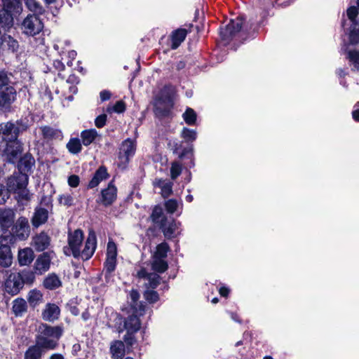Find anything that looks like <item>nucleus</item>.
<instances>
[{"label": "nucleus", "instance_id": "obj_38", "mask_svg": "<svg viewBox=\"0 0 359 359\" xmlns=\"http://www.w3.org/2000/svg\"><path fill=\"white\" fill-rule=\"evenodd\" d=\"M27 301L29 305L34 308L43 301V294L41 291L34 289L29 292L27 294Z\"/></svg>", "mask_w": 359, "mask_h": 359}, {"label": "nucleus", "instance_id": "obj_57", "mask_svg": "<svg viewBox=\"0 0 359 359\" xmlns=\"http://www.w3.org/2000/svg\"><path fill=\"white\" fill-rule=\"evenodd\" d=\"M106 121H107V115L103 114L98 116L95 118V124L96 127L101 128L106 124Z\"/></svg>", "mask_w": 359, "mask_h": 359}, {"label": "nucleus", "instance_id": "obj_42", "mask_svg": "<svg viewBox=\"0 0 359 359\" xmlns=\"http://www.w3.org/2000/svg\"><path fill=\"white\" fill-rule=\"evenodd\" d=\"M25 4L28 9L36 15L43 13L44 9L36 0H25Z\"/></svg>", "mask_w": 359, "mask_h": 359}, {"label": "nucleus", "instance_id": "obj_64", "mask_svg": "<svg viewBox=\"0 0 359 359\" xmlns=\"http://www.w3.org/2000/svg\"><path fill=\"white\" fill-rule=\"evenodd\" d=\"M352 115L355 121H359V102L355 105V109L353 111Z\"/></svg>", "mask_w": 359, "mask_h": 359}, {"label": "nucleus", "instance_id": "obj_49", "mask_svg": "<svg viewBox=\"0 0 359 359\" xmlns=\"http://www.w3.org/2000/svg\"><path fill=\"white\" fill-rule=\"evenodd\" d=\"M144 297L145 299L151 304L155 303L158 302L159 299L158 292L156 291H154V290H149L148 288L144 292Z\"/></svg>", "mask_w": 359, "mask_h": 359}, {"label": "nucleus", "instance_id": "obj_35", "mask_svg": "<svg viewBox=\"0 0 359 359\" xmlns=\"http://www.w3.org/2000/svg\"><path fill=\"white\" fill-rule=\"evenodd\" d=\"M154 186L161 189V195L165 198H168L172 193L173 183L172 182L160 179L154 182Z\"/></svg>", "mask_w": 359, "mask_h": 359}, {"label": "nucleus", "instance_id": "obj_11", "mask_svg": "<svg viewBox=\"0 0 359 359\" xmlns=\"http://www.w3.org/2000/svg\"><path fill=\"white\" fill-rule=\"evenodd\" d=\"M24 287L21 278L18 273H12L5 282V291L11 295L17 294Z\"/></svg>", "mask_w": 359, "mask_h": 359}, {"label": "nucleus", "instance_id": "obj_23", "mask_svg": "<svg viewBox=\"0 0 359 359\" xmlns=\"http://www.w3.org/2000/svg\"><path fill=\"white\" fill-rule=\"evenodd\" d=\"M159 228L167 238H170L174 236L175 230L177 229V224L173 219L168 220L166 217H163Z\"/></svg>", "mask_w": 359, "mask_h": 359}, {"label": "nucleus", "instance_id": "obj_40", "mask_svg": "<svg viewBox=\"0 0 359 359\" xmlns=\"http://www.w3.org/2000/svg\"><path fill=\"white\" fill-rule=\"evenodd\" d=\"M66 147L69 152L72 154H77L82 150L81 140L76 137L71 138Z\"/></svg>", "mask_w": 359, "mask_h": 359}, {"label": "nucleus", "instance_id": "obj_24", "mask_svg": "<svg viewBox=\"0 0 359 359\" xmlns=\"http://www.w3.org/2000/svg\"><path fill=\"white\" fill-rule=\"evenodd\" d=\"M41 135L45 140H62V133L59 129L49 126H43L40 127Z\"/></svg>", "mask_w": 359, "mask_h": 359}, {"label": "nucleus", "instance_id": "obj_9", "mask_svg": "<svg viewBox=\"0 0 359 359\" xmlns=\"http://www.w3.org/2000/svg\"><path fill=\"white\" fill-rule=\"evenodd\" d=\"M29 177L25 173H15L8 178V189L16 192L22 188H26L28 184Z\"/></svg>", "mask_w": 359, "mask_h": 359}, {"label": "nucleus", "instance_id": "obj_37", "mask_svg": "<svg viewBox=\"0 0 359 359\" xmlns=\"http://www.w3.org/2000/svg\"><path fill=\"white\" fill-rule=\"evenodd\" d=\"M130 297L132 301L131 306L134 311L142 315L144 311V305L142 302H138L140 299L139 292L135 290H133L130 293Z\"/></svg>", "mask_w": 359, "mask_h": 359}, {"label": "nucleus", "instance_id": "obj_48", "mask_svg": "<svg viewBox=\"0 0 359 359\" xmlns=\"http://www.w3.org/2000/svg\"><path fill=\"white\" fill-rule=\"evenodd\" d=\"M182 165L177 162H172L170 167V177L172 180H175L182 173Z\"/></svg>", "mask_w": 359, "mask_h": 359}, {"label": "nucleus", "instance_id": "obj_6", "mask_svg": "<svg viewBox=\"0 0 359 359\" xmlns=\"http://www.w3.org/2000/svg\"><path fill=\"white\" fill-rule=\"evenodd\" d=\"M245 18L243 16H238L220 29V36L224 41H229L235 37L240 32L245 30L244 25Z\"/></svg>", "mask_w": 359, "mask_h": 359}, {"label": "nucleus", "instance_id": "obj_51", "mask_svg": "<svg viewBox=\"0 0 359 359\" xmlns=\"http://www.w3.org/2000/svg\"><path fill=\"white\" fill-rule=\"evenodd\" d=\"M116 258L107 257L104 263V269L109 275H110L116 269Z\"/></svg>", "mask_w": 359, "mask_h": 359}, {"label": "nucleus", "instance_id": "obj_32", "mask_svg": "<svg viewBox=\"0 0 359 359\" xmlns=\"http://www.w3.org/2000/svg\"><path fill=\"white\" fill-rule=\"evenodd\" d=\"M141 327V323L137 315H130L124 320V328L127 332H137Z\"/></svg>", "mask_w": 359, "mask_h": 359}, {"label": "nucleus", "instance_id": "obj_1", "mask_svg": "<svg viewBox=\"0 0 359 359\" xmlns=\"http://www.w3.org/2000/svg\"><path fill=\"white\" fill-rule=\"evenodd\" d=\"M62 325L50 326L41 323L37 329L36 342L46 350H54L58 346V341L63 334Z\"/></svg>", "mask_w": 359, "mask_h": 359}, {"label": "nucleus", "instance_id": "obj_34", "mask_svg": "<svg viewBox=\"0 0 359 359\" xmlns=\"http://www.w3.org/2000/svg\"><path fill=\"white\" fill-rule=\"evenodd\" d=\"M187 31L186 29H177L172 34V44L171 48L176 49L184 41Z\"/></svg>", "mask_w": 359, "mask_h": 359}, {"label": "nucleus", "instance_id": "obj_4", "mask_svg": "<svg viewBox=\"0 0 359 359\" xmlns=\"http://www.w3.org/2000/svg\"><path fill=\"white\" fill-rule=\"evenodd\" d=\"M83 232L81 229H76L74 232L68 233V245L64 247V253L74 258L80 257L81 246L83 241Z\"/></svg>", "mask_w": 359, "mask_h": 359}, {"label": "nucleus", "instance_id": "obj_46", "mask_svg": "<svg viewBox=\"0 0 359 359\" xmlns=\"http://www.w3.org/2000/svg\"><path fill=\"white\" fill-rule=\"evenodd\" d=\"M182 117L187 124L192 126L196 121L197 115L193 109L188 107L182 114Z\"/></svg>", "mask_w": 359, "mask_h": 359}, {"label": "nucleus", "instance_id": "obj_55", "mask_svg": "<svg viewBox=\"0 0 359 359\" xmlns=\"http://www.w3.org/2000/svg\"><path fill=\"white\" fill-rule=\"evenodd\" d=\"M59 202L66 206H71L73 205L74 199L70 195H62L59 198Z\"/></svg>", "mask_w": 359, "mask_h": 359}, {"label": "nucleus", "instance_id": "obj_63", "mask_svg": "<svg viewBox=\"0 0 359 359\" xmlns=\"http://www.w3.org/2000/svg\"><path fill=\"white\" fill-rule=\"evenodd\" d=\"M53 67L59 72L63 71L65 68V65L60 60H55L53 61Z\"/></svg>", "mask_w": 359, "mask_h": 359}, {"label": "nucleus", "instance_id": "obj_2", "mask_svg": "<svg viewBox=\"0 0 359 359\" xmlns=\"http://www.w3.org/2000/svg\"><path fill=\"white\" fill-rule=\"evenodd\" d=\"M29 127L27 118H20L15 122L8 121L0 124V134L8 142L18 140L20 134L26 131Z\"/></svg>", "mask_w": 359, "mask_h": 359}, {"label": "nucleus", "instance_id": "obj_25", "mask_svg": "<svg viewBox=\"0 0 359 359\" xmlns=\"http://www.w3.org/2000/svg\"><path fill=\"white\" fill-rule=\"evenodd\" d=\"M12 264V255L9 245L2 244L0 245V266L8 267Z\"/></svg>", "mask_w": 359, "mask_h": 359}, {"label": "nucleus", "instance_id": "obj_43", "mask_svg": "<svg viewBox=\"0 0 359 359\" xmlns=\"http://www.w3.org/2000/svg\"><path fill=\"white\" fill-rule=\"evenodd\" d=\"M151 266L154 271L158 273H163L168 269V265L167 262L163 259L154 257Z\"/></svg>", "mask_w": 359, "mask_h": 359}, {"label": "nucleus", "instance_id": "obj_53", "mask_svg": "<svg viewBox=\"0 0 359 359\" xmlns=\"http://www.w3.org/2000/svg\"><path fill=\"white\" fill-rule=\"evenodd\" d=\"M116 245L114 242L109 241L107 244V257L116 258Z\"/></svg>", "mask_w": 359, "mask_h": 359}, {"label": "nucleus", "instance_id": "obj_28", "mask_svg": "<svg viewBox=\"0 0 359 359\" xmlns=\"http://www.w3.org/2000/svg\"><path fill=\"white\" fill-rule=\"evenodd\" d=\"M1 47L6 48L12 53L18 52L20 48L18 41L10 35L4 34L1 36Z\"/></svg>", "mask_w": 359, "mask_h": 359}, {"label": "nucleus", "instance_id": "obj_54", "mask_svg": "<svg viewBox=\"0 0 359 359\" xmlns=\"http://www.w3.org/2000/svg\"><path fill=\"white\" fill-rule=\"evenodd\" d=\"M268 1L266 0L264 2L259 0V7L262 10L261 13L263 20L260 22L261 24H264V20L267 19L268 11H267Z\"/></svg>", "mask_w": 359, "mask_h": 359}, {"label": "nucleus", "instance_id": "obj_5", "mask_svg": "<svg viewBox=\"0 0 359 359\" xmlns=\"http://www.w3.org/2000/svg\"><path fill=\"white\" fill-rule=\"evenodd\" d=\"M43 27V23L38 15L36 14H30L22 21L21 30L24 34L34 37L41 34Z\"/></svg>", "mask_w": 359, "mask_h": 359}, {"label": "nucleus", "instance_id": "obj_10", "mask_svg": "<svg viewBox=\"0 0 359 359\" xmlns=\"http://www.w3.org/2000/svg\"><path fill=\"white\" fill-rule=\"evenodd\" d=\"M358 9L355 6H351L347 10V16L352 22V27L349 34L350 41L353 44L359 42V22L355 20L358 15Z\"/></svg>", "mask_w": 359, "mask_h": 359}, {"label": "nucleus", "instance_id": "obj_15", "mask_svg": "<svg viewBox=\"0 0 359 359\" xmlns=\"http://www.w3.org/2000/svg\"><path fill=\"white\" fill-rule=\"evenodd\" d=\"M137 276L138 278L147 281L144 284L148 289H155L160 283L161 277L159 275L155 273H148L144 268L137 271Z\"/></svg>", "mask_w": 359, "mask_h": 359}, {"label": "nucleus", "instance_id": "obj_20", "mask_svg": "<svg viewBox=\"0 0 359 359\" xmlns=\"http://www.w3.org/2000/svg\"><path fill=\"white\" fill-rule=\"evenodd\" d=\"M15 214L12 209L0 210V226L3 230H8L14 224Z\"/></svg>", "mask_w": 359, "mask_h": 359}, {"label": "nucleus", "instance_id": "obj_14", "mask_svg": "<svg viewBox=\"0 0 359 359\" xmlns=\"http://www.w3.org/2000/svg\"><path fill=\"white\" fill-rule=\"evenodd\" d=\"M16 90L12 86L6 87L0 92V107L8 109L16 99Z\"/></svg>", "mask_w": 359, "mask_h": 359}, {"label": "nucleus", "instance_id": "obj_27", "mask_svg": "<svg viewBox=\"0 0 359 359\" xmlns=\"http://www.w3.org/2000/svg\"><path fill=\"white\" fill-rule=\"evenodd\" d=\"M34 258V254L31 248H26L18 251V260L20 266H28Z\"/></svg>", "mask_w": 359, "mask_h": 359}, {"label": "nucleus", "instance_id": "obj_16", "mask_svg": "<svg viewBox=\"0 0 359 359\" xmlns=\"http://www.w3.org/2000/svg\"><path fill=\"white\" fill-rule=\"evenodd\" d=\"M116 194L117 189L111 182L106 189L102 190L100 202L106 207L111 205L115 201Z\"/></svg>", "mask_w": 359, "mask_h": 359}, {"label": "nucleus", "instance_id": "obj_8", "mask_svg": "<svg viewBox=\"0 0 359 359\" xmlns=\"http://www.w3.org/2000/svg\"><path fill=\"white\" fill-rule=\"evenodd\" d=\"M12 226L13 233L18 239L23 241L29 237L30 226L26 217H19Z\"/></svg>", "mask_w": 359, "mask_h": 359}, {"label": "nucleus", "instance_id": "obj_12", "mask_svg": "<svg viewBox=\"0 0 359 359\" xmlns=\"http://www.w3.org/2000/svg\"><path fill=\"white\" fill-rule=\"evenodd\" d=\"M96 245L97 238L95 233L93 231H90L85 243L84 249L81 250L80 257H81L83 260L89 259L94 254Z\"/></svg>", "mask_w": 359, "mask_h": 359}, {"label": "nucleus", "instance_id": "obj_17", "mask_svg": "<svg viewBox=\"0 0 359 359\" xmlns=\"http://www.w3.org/2000/svg\"><path fill=\"white\" fill-rule=\"evenodd\" d=\"M48 211L42 207H36L31 218V223L34 228H39L46 223L48 219Z\"/></svg>", "mask_w": 359, "mask_h": 359}, {"label": "nucleus", "instance_id": "obj_39", "mask_svg": "<svg viewBox=\"0 0 359 359\" xmlns=\"http://www.w3.org/2000/svg\"><path fill=\"white\" fill-rule=\"evenodd\" d=\"M97 132L95 129L85 130L81 132V137L84 146L90 145L97 137Z\"/></svg>", "mask_w": 359, "mask_h": 359}, {"label": "nucleus", "instance_id": "obj_26", "mask_svg": "<svg viewBox=\"0 0 359 359\" xmlns=\"http://www.w3.org/2000/svg\"><path fill=\"white\" fill-rule=\"evenodd\" d=\"M46 350L41 345L36 342L25 351V359H41Z\"/></svg>", "mask_w": 359, "mask_h": 359}, {"label": "nucleus", "instance_id": "obj_31", "mask_svg": "<svg viewBox=\"0 0 359 359\" xmlns=\"http://www.w3.org/2000/svg\"><path fill=\"white\" fill-rule=\"evenodd\" d=\"M110 352L113 359H123L125 355V345L122 341L116 340L111 343Z\"/></svg>", "mask_w": 359, "mask_h": 359}, {"label": "nucleus", "instance_id": "obj_45", "mask_svg": "<svg viewBox=\"0 0 359 359\" xmlns=\"http://www.w3.org/2000/svg\"><path fill=\"white\" fill-rule=\"evenodd\" d=\"M163 217H166L163 214V208L158 205L155 206L151 215L152 222L160 226Z\"/></svg>", "mask_w": 359, "mask_h": 359}, {"label": "nucleus", "instance_id": "obj_22", "mask_svg": "<svg viewBox=\"0 0 359 359\" xmlns=\"http://www.w3.org/2000/svg\"><path fill=\"white\" fill-rule=\"evenodd\" d=\"M35 165V160L34 157L30 154H25L22 158H20L18 168L19 170V172L27 174L32 170V168Z\"/></svg>", "mask_w": 359, "mask_h": 359}, {"label": "nucleus", "instance_id": "obj_58", "mask_svg": "<svg viewBox=\"0 0 359 359\" xmlns=\"http://www.w3.org/2000/svg\"><path fill=\"white\" fill-rule=\"evenodd\" d=\"M135 333V332H127L126 334L124 336V337H123L124 342L128 346H131L135 343V337L133 335Z\"/></svg>", "mask_w": 359, "mask_h": 359}, {"label": "nucleus", "instance_id": "obj_44", "mask_svg": "<svg viewBox=\"0 0 359 359\" xmlns=\"http://www.w3.org/2000/svg\"><path fill=\"white\" fill-rule=\"evenodd\" d=\"M347 57L351 65L353 66V69L359 72V51L355 50H348Z\"/></svg>", "mask_w": 359, "mask_h": 359}, {"label": "nucleus", "instance_id": "obj_41", "mask_svg": "<svg viewBox=\"0 0 359 359\" xmlns=\"http://www.w3.org/2000/svg\"><path fill=\"white\" fill-rule=\"evenodd\" d=\"M21 280H22L23 284L31 285L34 283L35 280V271H31L29 269H24L18 273Z\"/></svg>", "mask_w": 359, "mask_h": 359}, {"label": "nucleus", "instance_id": "obj_19", "mask_svg": "<svg viewBox=\"0 0 359 359\" xmlns=\"http://www.w3.org/2000/svg\"><path fill=\"white\" fill-rule=\"evenodd\" d=\"M60 309L55 304L48 303L42 311V318L48 322H54L59 318Z\"/></svg>", "mask_w": 359, "mask_h": 359}, {"label": "nucleus", "instance_id": "obj_50", "mask_svg": "<svg viewBox=\"0 0 359 359\" xmlns=\"http://www.w3.org/2000/svg\"><path fill=\"white\" fill-rule=\"evenodd\" d=\"M196 132L194 130L184 128L182 132V137L186 142H194L196 139Z\"/></svg>", "mask_w": 359, "mask_h": 359}, {"label": "nucleus", "instance_id": "obj_18", "mask_svg": "<svg viewBox=\"0 0 359 359\" xmlns=\"http://www.w3.org/2000/svg\"><path fill=\"white\" fill-rule=\"evenodd\" d=\"M135 142L130 139H127L122 143L120 148L119 158L123 162H128L130 158L135 154Z\"/></svg>", "mask_w": 359, "mask_h": 359}, {"label": "nucleus", "instance_id": "obj_7", "mask_svg": "<svg viewBox=\"0 0 359 359\" xmlns=\"http://www.w3.org/2000/svg\"><path fill=\"white\" fill-rule=\"evenodd\" d=\"M159 100L164 103H156L155 105L156 111L157 113L165 116L169 114L170 109L173 106L172 93L169 88L165 87L162 90L159 96Z\"/></svg>", "mask_w": 359, "mask_h": 359}, {"label": "nucleus", "instance_id": "obj_56", "mask_svg": "<svg viewBox=\"0 0 359 359\" xmlns=\"http://www.w3.org/2000/svg\"><path fill=\"white\" fill-rule=\"evenodd\" d=\"M16 192L18 194V197L21 200L29 201L30 198H31V195L29 194V190L27 189V187L26 188H22V189L18 190Z\"/></svg>", "mask_w": 359, "mask_h": 359}, {"label": "nucleus", "instance_id": "obj_3", "mask_svg": "<svg viewBox=\"0 0 359 359\" xmlns=\"http://www.w3.org/2000/svg\"><path fill=\"white\" fill-rule=\"evenodd\" d=\"M4 4L0 10V24L4 31L8 30L13 25L12 13H18L21 11L20 0H1Z\"/></svg>", "mask_w": 359, "mask_h": 359}, {"label": "nucleus", "instance_id": "obj_62", "mask_svg": "<svg viewBox=\"0 0 359 359\" xmlns=\"http://www.w3.org/2000/svg\"><path fill=\"white\" fill-rule=\"evenodd\" d=\"M126 110V105L123 101H118L114 106V111L117 113H122Z\"/></svg>", "mask_w": 359, "mask_h": 359}, {"label": "nucleus", "instance_id": "obj_60", "mask_svg": "<svg viewBox=\"0 0 359 359\" xmlns=\"http://www.w3.org/2000/svg\"><path fill=\"white\" fill-rule=\"evenodd\" d=\"M80 179L78 175H72L68 177V184L72 187H77L79 184Z\"/></svg>", "mask_w": 359, "mask_h": 359}, {"label": "nucleus", "instance_id": "obj_33", "mask_svg": "<svg viewBox=\"0 0 359 359\" xmlns=\"http://www.w3.org/2000/svg\"><path fill=\"white\" fill-rule=\"evenodd\" d=\"M12 311L16 317L22 316L27 311V302L22 298H17L13 302Z\"/></svg>", "mask_w": 359, "mask_h": 359}, {"label": "nucleus", "instance_id": "obj_30", "mask_svg": "<svg viewBox=\"0 0 359 359\" xmlns=\"http://www.w3.org/2000/svg\"><path fill=\"white\" fill-rule=\"evenodd\" d=\"M7 145L8 156H9L10 159H16L22 151V143L19 140H16L8 142Z\"/></svg>", "mask_w": 359, "mask_h": 359}, {"label": "nucleus", "instance_id": "obj_21", "mask_svg": "<svg viewBox=\"0 0 359 359\" xmlns=\"http://www.w3.org/2000/svg\"><path fill=\"white\" fill-rule=\"evenodd\" d=\"M33 242L36 250L42 252L50 245V238L46 233L41 231L34 237Z\"/></svg>", "mask_w": 359, "mask_h": 359}, {"label": "nucleus", "instance_id": "obj_36", "mask_svg": "<svg viewBox=\"0 0 359 359\" xmlns=\"http://www.w3.org/2000/svg\"><path fill=\"white\" fill-rule=\"evenodd\" d=\"M62 285V282L55 273L49 274L43 280V286L48 290H55Z\"/></svg>", "mask_w": 359, "mask_h": 359}, {"label": "nucleus", "instance_id": "obj_61", "mask_svg": "<svg viewBox=\"0 0 359 359\" xmlns=\"http://www.w3.org/2000/svg\"><path fill=\"white\" fill-rule=\"evenodd\" d=\"M8 198V189H5V187L0 184V204L6 202V200Z\"/></svg>", "mask_w": 359, "mask_h": 359}, {"label": "nucleus", "instance_id": "obj_52", "mask_svg": "<svg viewBox=\"0 0 359 359\" xmlns=\"http://www.w3.org/2000/svg\"><path fill=\"white\" fill-rule=\"evenodd\" d=\"M165 207L168 212L173 213L178 207V202L175 199H169L165 203Z\"/></svg>", "mask_w": 359, "mask_h": 359}, {"label": "nucleus", "instance_id": "obj_29", "mask_svg": "<svg viewBox=\"0 0 359 359\" xmlns=\"http://www.w3.org/2000/svg\"><path fill=\"white\" fill-rule=\"evenodd\" d=\"M109 177L107 169L104 166L100 167L95 172L93 178L88 183V188L93 189L97 187L102 180Z\"/></svg>", "mask_w": 359, "mask_h": 359}, {"label": "nucleus", "instance_id": "obj_47", "mask_svg": "<svg viewBox=\"0 0 359 359\" xmlns=\"http://www.w3.org/2000/svg\"><path fill=\"white\" fill-rule=\"evenodd\" d=\"M169 250V246L165 242L161 243L156 247V251L154 257L163 259L167 257V253Z\"/></svg>", "mask_w": 359, "mask_h": 359}, {"label": "nucleus", "instance_id": "obj_59", "mask_svg": "<svg viewBox=\"0 0 359 359\" xmlns=\"http://www.w3.org/2000/svg\"><path fill=\"white\" fill-rule=\"evenodd\" d=\"M9 82L10 80L6 72L0 71V88L8 86Z\"/></svg>", "mask_w": 359, "mask_h": 359}, {"label": "nucleus", "instance_id": "obj_13", "mask_svg": "<svg viewBox=\"0 0 359 359\" xmlns=\"http://www.w3.org/2000/svg\"><path fill=\"white\" fill-rule=\"evenodd\" d=\"M51 263V257L48 252H43L39 255L34 264V271L37 275H42L48 271L50 269Z\"/></svg>", "mask_w": 359, "mask_h": 359}]
</instances>
